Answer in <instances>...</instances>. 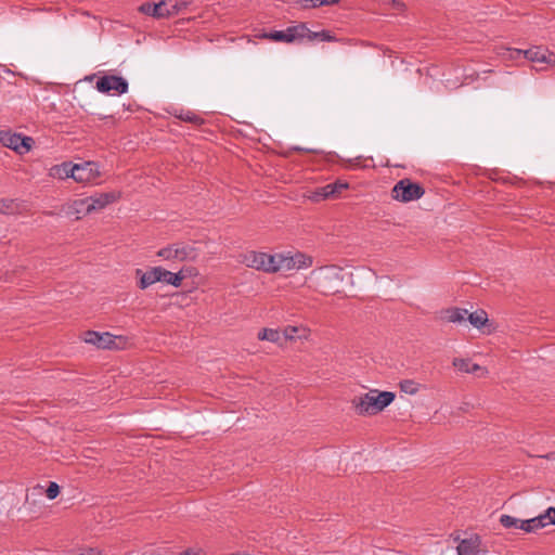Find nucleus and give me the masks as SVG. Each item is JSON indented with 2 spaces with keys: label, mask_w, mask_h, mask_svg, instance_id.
<instances>
[{
  "label": "nucleus",
  "mask_w": 555,
  "mask_h": 555,
  "mask_svg": "<svg viewBox=\"0 0 555 555\" xmlns=\"http://www.w3.org/2000/svg\"><path fill=\"white\" fill-rule=\"evenodd\" d=\"M180 555H197V554L193 553L192 550H186V551L181 552Z\"/></svg>",
  "instance_id": "ea45409f"
},
{
  "label": "nucleus",
  "mask_w": 555,
  "mask_h": 555,
  "mask_svg": "<svg viewBox=\"0 0 555 555\" xmlns=\"http://www.w3.org/2000/svg\"><path fill=\"white\" fill-rule=\"evenodd\" d=\"M482 370V367L477 363H470L468 373H476L477 371Z\"/></svg>",
  "instance_id": "4c0bfd02"
},
{
  "label": "nucleus",
  "mask_w": 555,
  "mask_h": 555,
  "mask_svg": "<svg viewBox=\"0 0 555 555\" xmlns=\"http://www.w3.org/2000/svg\"><path fill=\"white\" fill-rule=\"evenodd\" d=\"M120 195H121L120 192L112 191V192L100 193V194H95L93 196H89L87 198H88L90 205H89V208H87V210H92V212H93L95 210L103 209L107 205L118 201L120 198Z\"/></svg>",
  "instance_id": "2eb2a0df"
},
{
  "label": "nucleus",
  "mask_w": 555,
  "mask_h": 555,
  "mask_svg": "<svg viewBox=\"0 0 555 555\" xmlns=\"http://www.w3.org/2000/svg\"><path fill=\"white\" fill-rule=\"evenodd\" d=\"M304 8H319L322 5H335L339 3V0H300Z\"/></svg>",
  "instance_id": "7c9ffc66"
},
{
  "label": "nucleus",
  "mask_w": 555,
  "mask_h": 555,
  "mask_svg": "<svg viewBox=\"0 0 555 555\" xmlns=\"http://www.w3.org/2000/svg\"><path fill=\"white\" fill-rule=\"evenodd\" d=\"M312 264V259L301 253L294 256H284L281 254L280 271H289L293 269L307 268Z\"/></svg>",
  "instance_id": "f8f14e48"
},
{
  "label": "nucleus",
  "mask_w": 555,
  "mask_h": 555,
  "mask_svg": "<svg viewBox=\"0 0 555 555\" xmlns=\"http://www.w3.org/2000/svg\"><path fill=\"white\" fill-rule=\"evenodd\" d=\"M545 527L548 525H555V507H550L542 514Z\"/></svg>",
  "instance_id": "72a5a7b5"
},
{
  "label": "nucleus",
  "mask_w": 555,
  "mask_h": 555,
  "mask_svg": "<svg viewBox=\"0 0 555 555\" xmlns=\"http://www.w3.org/2000/svg\"><path fill=\"white\" fill-rule=\"evenodd\" d=\"M96 89L101 93L116 91L118 94H124L128 91V81L120 76L106 75L98 79Z\"/></svg>",
  "instance_id": "6e6552de"
},
{
  "label": "nucleus",
  "mask_w": 555,
  "mask_h": 555,
  "mask_svg": "<svg viewBox=\"0 0 555 555\" xmlns=\"http://www.w3.org/2000/svg\"><path fill=\"white\" fill-rule=\"evenodd\" d=\"M20 205L15 199L1 198L0 199V212L5 215H12L18 211Z\"/></svg>",
  "instance_id": "cd10ccee"
},
{
  "label": "nucleus",
  "mask_w": 555,
  "mask_h": 555,
  "mask_svg": "<svg viewBox=\"0 0 555 555\" xmlns=\"http://www.w3.org/2000/svg\"><path fill=\"white\" fill-rule=\"evenodd\" d=\"M457 555H486L487 551L482 547L481 540L478 535L463 539L457 547Z\"/></svg>",
  "instance_id": "ddd939ff"
},
{
  "label": "nucleus",
  "mask_w": 555,
  "mask_h": 555,
  "mask_svg": "<svg viewBox=\"0 0 555 555\" xmlns=\"http://www.w3.org/2000/svg\"><path fill=\"white\" fill-rule=\"evenodd\" d=\"M421 385L413 379H403L399 383V388L402 392L408 395H415L418 392Z\"/></svg>",
  "instance_id": "c85d7f7f"
},
{
  "label": "nucleus",
  "mask_w": 555,
  "mask_h": 555,
  "mask_svg": "<svg viewBox=\"0 0 555 555\" xmlns=\"http://www.w3.org/2000/svg\"><path fill=\"white\" fill-rule=\"evenodd\" d=\"M332 186H335V194L337 196L338 194L341 193L343 190L348 189L349 185L347 182H341V181L337 180L332 183Z\"/></svg>",
  "instance_id": "f704fd0d"
},
{
  "label": "nucleus",
  "mask_w": 555,
  "mask_h": 555,
  "mask_svg": "<svg viewBox=\"0 0 555 555\" xmlns=\"http://www.w3.org/2000/svg\"><path fill=\"white\" fill-rule=\"evenodd\" d=\"M115 336L108 332L99 333L95 331H87L83 333V340L87 344H91L101 349H114L115 346Z\"/></svg>",
  "instance_id": "9b49d317"
},
{
  "label": "nucleus",
  "mask_w": 555,
  "mask_h": 555,
  "mask_svg": "<svg viewBox=\"0 0 555 555\" xmlns=\"http://www.w3.org/2000/svg\"><path fill=\"white\" fill-rule=\"evenodd\" d=\"M78 555H100V552L95 548H88L81 551Z\"/></svg>",
  "instance_id": "e433bc0d"
},
{
  "label": "nucleus",
  "mask_w": 555,
  "mask_h": 555,
  "mask_svg": "<svg viewBox=\"0 0 555 555\" xmlns=\"http://www.w3.org/2000/svg\"><path fill=\"white\" fill-rule=\"evenodd\" d=\"M305 34H307V24L299 23L297 25L289 26L284 30H272L269 33H261L257 35V37L260 39H268L275 42L292 43L294 41L304 39Z\"/></svg>",
  "instance_id": "20e7f679"
},
{
  "label": "nucleus",
  "mask_w": 555,
  "mask_h": 555,
  "mask_svg": "<svg viewBox=\"0 0 555 555\" xmlns=\"http://www.w3.org/2000/svg\"><path fill=\"white\" fill-rule=\"evenodd\" d=\"M257 337L259 340L279 343L281 339V334L278 330L274 328H262L261 331L258 332Z\"/></svg>",
  "instance_id": "a878e982"
},
{
  "label": "nucleus",
  "mask_w": 555,
  "mask_h": 555,
  "mask_svg": "<svg viewBox=\"0 0 555 555\" xmlns=\"http://www.w3.org/2000/svg\"><path fill=\"white\" fill-rule=\"evenodd\" d=\"M543 457H545L547 460L555 459V453H548V454L544 455Z\"/></svg>",
  "instance_id": "a19ab883"
},
{
  "label": "nucleus",
  "mask_w": 555,
  "mask_h": 555,
  "mask_svg": "<svg viewBox=\"0 0 555 555\" xmlns=\"http://www.w3.org/2000/svg\"><path fill=\"white\" fill-rule=\"evenodd\" d=\"M341 280L339 271L334 267L322 268L319 272V287L325 294L338 292V283Z\"/></svg>",
  "instance_id": "0eeeda50"
},
{
  "label": "nucleus",
  "mask_w": 555,
  "mask_h": 555,
  "mask_svg": "<svg viewBox=\"0 0 555 555\" xmlns=\"http://www.w3.org/2000/svg\"><path fill=\"white\" fill-rule=\"evenodd\" d=\"M298 332L296 326H286L284 330V336L286 339H294L295 334Z\"/></svg>",
  "instance_id": "c9c22d12"
},
{
  "label": "nucleus",
  "mask_w": 555,
  "mask_h": 555,
  "mask_svg": "<svg viewBox=\"0 0 555 555\" xmlns=\"http://www.w3.org/2000/svg\"><path fill=\"white\" fill-rule=\"evenodd\" d=\"M73 179L79 183H91L100 177L99 165L94 162H85L83 164H75L70 169Z\"/></svg>",
  "instance_id": "423d86ee"
},
{
  "label": "nucleus",
  "mask_w": 555,
  "mask_h": 555,
  "mask_svg": "<svg viewBox=\"0 0 555 555\" xmlns=\"http://www.w3.org/2000/svg\"><path fill=\"white\" fill-rule=\"evenodd\" d=\"M443 319L450 323H457L465 320L468 314L467 309L452 307L442 311Z\"/></svg>",
  "instance_id": "6ab92c4d"
},
{
  "label": "nucleus",
  "mask_w": 555,
  "mask_h": 555,
  "mask_svg": "<svg viewBox=\"0 0 555 555\" xmlns=\"http://www.w3.org/2000/svg\"><path fill=\"white\" fill-rule=\"evenodd\" d=\"M163 267H153L147 271L141 269L135 270V276L139 279L138 287L140 289H146L151 285L160 282Z\"/></svg>",
  "instance_id": "4468645a"
},
{
  "label": "nucleus",
  "mask_w": 555,
  "mask_h": 555,
  "mask_svg": "<svg viewBox=\"0 0 555 555\" xmlns=\"http://www.w3.org/2000/svg\"><path fill=\"white\" fill-rule=\"evenodd\" d=\"M336 197L335 186H332V183H328L324 186L317 188L312 194L310 195V199L312 202H321L327 198Z\"/></svg>",
  "instance_id": "a211bd4d"
},
{
  "label": "nucleus",
  "mask_w": 555,
  "mask_h": 555,
  "mask_svg": "<svg viewBox=\"0 0 555 555\" xmlns=\"http://www.w3.org/2000/svg\"><path fill=\"white\" fill-rule=\"evenodd\" d=\"M521 55L531 62L546 63V64L555 63V55L552 53L547 54L546 51L541 50L540 48L529 49V50H525V51L519 50V49L512 50V54H511L512 57L516 59Z\"/></svg>",
  "instance_id": "9d476101"
},
{
  "label": "nucleus",
  "mask_w": 555,
  "mask_h": 555,
  "mask_svg": "<svg viewBox=\"0 0 555 555\" xmlns=\"http://www.w3.org/2000/svg\"><path fill=\"white\" fill-rule=\"evenodd\" d=\"M178 119L183 120L185 122H190L196 126L204 124V118L199 115L191 112L181 109L179 114L175 115Z\"/></svg>",
  "instance_id": "b1692460"
},
{
  "label": "nucleus",
  "mask_w": 555,
  "mask_h": 555,
  "mask_svg": "<svg viewBox=\"0 0 555 555\" xmlns=\"http://www.w3.org/2000/svg\"><path fill=\"white\" fill-rule=\"evenodd\" d=\"M89 201L88 198H81V199H77L73 203V214H76V219H80L81 218V215L82 216H86V215H89L92 212V210H87V208H89Z\"/></svg>",
  "instance_id": "393cba45"
},
{
  "label": "nucleus",
  "mask_w": 555,
  "mask_h": 555,
  "mask_svg": "<svg viewBox=\"0 0 555 555\" xmlns=\"http://www.w3.org/2000/svg\"><path fill=\"white\" fill-rule=\"evenodd\" d=\"M244 263L256 270L278 272L280 271L281 254L270 255L262 251H248L244 255Z\"/></svg>",
  "instance_id": "f03ea898"
},
{
  "label": "nucleus",
  "mask_w": 555,
  "mask_h": 555,
  "mask_svg": "<svg viewBox=\"0 0 555 555\" xmlns=\"http://www.w3.org/2000/svg\"><path fill=\"white\" fill-rule=\"evenodd\" d=\"M165 3L170 16L181 12L190 2L188 0H165Z\"/></svg>",
  "instance_id": "bb28decb"
},
{
  "label": "nucleus",
  "mask_w": 555,
  "mask_h": 555,
  "mask_svg": "<svg viewBox=\"0 0 555 555\" xmlns=\"http://www.w3.org/2000/svg\"><path fill=\"white\" fill-rule=\"evenodd\" d=\"M470 363H472V361L469 359H462V358H454L453 362H452L453 366L463 373L469 372Z\"/></svg>",
  "instance_id": "2f4dec72"
},
{
  "label": "nucleus",
  "mask_w": 555,
  "mask_h": 555,
  "mask_svg": "<svg viewBox=\"0 0 555 555\" xmlns=\"http://www.w3.org/2000/svg\"><path fill=\"white\" fill-rule=\"evenodd\" d=\"M194 248L181 245V244H172L160 248L157 251V256L163 258L164 260H179L184 261L186 259L193 258Z\"/></svg>",
  "instance_id": "1a4fd4ad"
},
{
  "label": "nucleus",
  "mask_w": 555,
  "mask_h": 555,
  "mask_svg": "<svg viewBox=\"0 0 555 555\" xmlns=\"http://www.w3.org/2000/svg\"><path fill=\"white\" fill-rule=\"evenodd\" d=\"M140 12L143 14L156 17V18H163L169 16V11L166 8L165 0L159 1L158 3H150L145 2L140 5L139 8Z\"/></svg>",
  "instance_id": "dca6fc26"
},
{
  "label": "nucleus",
  "mask_w": 555,
  "mask_h": 555,
  "mask_svg": "<svg viewBox=\"0 0 555 555\" xmlns=\"http://www.w3.org/2000/svg\"><path fill=\"white\" fill-rule=\"evenodd\" d=\"M544 527L545 522L543 520L542 514L533 518L522 520L519 525V529L528 533L535 532L537 530L542 529Z\"/></svg>",
  "instance_id": "aec40b11"
},
{
  "label": "nucleus",
  "mask_w": 555,
  "mask_h": 555,
  "mask_svg": "<svg viewBox=\"0 0 555 555\" xmlns=\"http://www.w3.org/2000/svg\"><path fill=\"white\" fill-rule=\"evenodd\" d=\"M44 214H46V215H48V216H53V215H54V212H53V211H47V212H44Z\"/></svg>",
  "instance_id": "79ce46f5"
},
{
  "label": "nucleus",
  "mask_w": 555,
  "mask_h": 555,
  "mask_svg": "<svg viewBox=\"0 0 555 555\" xmlns=\"http://www.w3.org/2000/svg\"><path fill=\"white\" fill-rule=\"evenodd\" d=\"M70 169H74V165L72 163H63L61 165H55L50 170V176L59 179H67L73 178L70 175Z\"/></svg>",
  "instance_id": "412c9836"
},
{
  "label": "nucleus",
  "mask_w": 555,
  "mask_h": 555,
  "mask_svg": "<svg viewBox=\"0 0 555 555\" xmlns=\"http://www.w3.org/2000/svg\"><path fill=\"white\" fill-rule=\"evenodd\" d=\"M424 194V188L408 178L398 181L391 190V197L402 203L420 199Z\"/></svg>",
  "instance_id": "7ed1b4c3"
},
{
  "label": "nucleus",
  "mask_w": 555,
  "mask_h": 555,
  "mask_svg": "<svg viewBox=\"0 0 555 555\" xmlns=\"http://www.w3.org/2000/svg\"><path fill=\"white\" fill-rule=\"evenodd\" d=\"M60 486L56 482L51 481L46 490V495L49 500H54L60 494Z\"/></svg>",
  "instance_id": "473e14b6"
},
{
  "label": "nucleus",
  "mask_w": 555,
  "mask_h": 555,
  "mask_svg": "<svg viewBox=\"0 0 555 555\" xmlns=\"http://www.w3.org/2000/svg\"><path fill=\"white\" fill-rule=\"evenodd\" d=\"M305 38H307L310 41H313L315 39H320L321 41H336V37L332 36L328 30H321V31H312L307 27V34H305Z\"/></svg>",
  "instance_id": "5701e85b"
},
{
  "label": "nucleus",
  "mask_w": 555,
  "mask_h": 555,
  "mask_svg": "<svg viewBox=\"0 0 555 555\" xmlns=\"http://www.w3.org/2000/svg\"><path fill=\"white\" fill-rule=\"evenodd\" d=\"M185 278L186 274H184V270H179L178 272L173 273L163 268L160 282L167 283L175 287H180Z\"/></svg>",
  "instance_id": "f3484780"
},
{
  "label": "nucleus",
  "mask_w": 555,
  "mask_h": 555,
  "mask_svg": "<svg viewBox=\"0 0 555 555\" xmlns=\"http://www.w3.org/2000/svg\"><path fill=\"white\" fill-rule=\"evenodd\" d=\"M395 398L396 395L391 391L370 390L354 397L352 405L359 415H375L391 404Z\"/></svg>",
  "instance_id": "f257e3e1"
},
{
  "label": "nucleus",
  "mask_w": 555,
  "mask_h": 555,
  "mask_svg": "<svg viewBox=\"0 0 555 555\" xmlns=\"http://www.w3.org/2000/svg\"><path fill=\"white\" fill-rule=\"evenodd\" d=\"M0 142L3 146L22 155L30 151L34 140L30 137H23L18 133L0 131Z\"/></svg>",
  "instance_id": "39448f33"
},
{
  "label": "nucleus",
  "mask_w": 555,
  "mask_h": 555,
  "mask_svg": "<svg viewBox=\"0 0 555 555\" xmlns=\"http://www.w3.org/2000/svg\"><path fill=\"white\" fill-rule=\"evenodd\" d=\"M522 520L511 515H501L500 524L506 529H519V525Z\"/></svg>",
  "instance_id": "c756f323"
},
{
  "label": "nucleus",
  "mask_w": 555,
  "mask_h": 555,
  "mask_svg": "<svg viewBox=\"0 0 555 555\" xmlns=\"http://www.w3.org/2000/svg\"><path fill=\"white\" fill-rule=\"evenodd\" d=\"M466 317L469 323L476 328H481L489 321L487 312L482 309L468 313Z\"/></svg>",
  "instance_id": "4be33fe9"
},
{
  "label": "nucleus",
  "mask_w": 555,
  "mask_h": 555,
  "mask_svg": "<svg viewBox=\"0 0 555 555\" xmlns=\"http://www.w3.org/2000/svg\"><path fill=\"white\" fill-rule=\"evenodd\" d=\"M181 270H184V274H186V278L192 274V268H182Z\"/></svg>",
  "instance_id": "58836bf2"
}]
</instances>
